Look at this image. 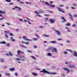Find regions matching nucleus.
Listing matches in <instances>:
<instances>
[{"instance_id": "a18cd8bd", "label": "nucleus", "mask_w": 77, "mask_h": 77, "mask_svg": "<svg viewBox=\"0 0 77 77\" xmlns=\"http://www.w3.org/2000/svg\"><path fill=\"white\" fill-rule=\"evenodd\" d=\"M64 53L65 54H67L68 53L67 52H64Z\"/></svg>"}, {"instance_id": "473e14b6", "label": "nucleus", "mask_w": 77, "mask_h": 77, "mask_svg": "<svg viewBox=\"0 0 77 77\" xmlns=\"http://www.w3.org/2000/svg\"><path fill=\"white\" fill-rule=\"evenodd\" d=\"M34 41H36V40H38L37 38H33Z\"/></svg>"}, {"instance_id": "5fc2aeb1", "label": "nucleus", "mask_w": 77, "mask_h": 77, "mask_svg": "<svg viewBox=\"0 0 77 77\" xmlns=\"http://www.w3.org/2000/svg\"><path fill=\"white\" fill-rule=\"evenodd\" d=\"M19 21H23V19H19Z\"/></svg>"}, {"instance_id": "338daca9", "label": "nucleus", "mask_w": 77, "mask_h": 77, "mask_svg": "<svg viewBox=\"0 0 77 77\" xmlns=\"http://www.w3.org/2000/svg\"><path fill=\"white\" fill-rule=\"evenodd\" d=\"M39 27H40V28H42L43 27V26H39Z\"/></svg>"}, {"instance_id": "de8ad7c7", "label": "nucleus", "mask_w": 77, "mask_h": 77, "mask_svg": "<svg viewBox=\"0 0 77 77\" xmlns=\"http://www.w3.org/2000/svg\"><path fill=\"white\" fill-rule=\"evenodd\" d=\"M22 42L23 44H25V43H26V42H24V41H23Z\"/></svg>"}, {"instance_id": "c756f323", "label": "nucleus", "mask_w": 77, "mask_h": 77, "mask_svg": "<svg viewBox=\"0 0 77 77\" xmlns=\"http://www.w3.org/2000/svg\"><path fill=\"white\" fill-rule=\"evenodd\" d=\"M11 41H13V42H15V39H11Z\"/></svg>"}, {"instance_id": "5701e85b", "label": "nucleus", "mask_w": 77, "mask_h": 77, "mask_svg": "<svg viewBox=\"0 0 77 77\" xmlns=\"http://www.w3.org/2000/svg\"><path fill=\"white\" fill-rule=\"evenodd\" d=\"M5 74L7 76V75H10V74L9 73H5Z\"/></svg>"}, {"instance_id": "72a5a7b5", "label": "nucleus", "mask_w": 77, "mask_h": 77, "mask_svg": "<svg viewBox=\"0 0 77 77\" xmlns=\"http://www.w3.org/2000/svg\"><path fill=\"white\" fill-rule=\"evenodd\" d=\"M69 51L70 52V53H73V51H72V50H69Z\"/></svg>"}, {"instance_id": "13d9d810", "label": "nucleus", "mask_w": 77, "mask_h": 77, "mask_svg": "<svg viewBox=\"0 0 77 77\" xmlns=\"http://www.w3.org/2000/svg\"><path fill=\"white\" fill-rule=\"evenodd\" d=\"M35 62H35V61H33L32 62V64H34V63H35Z\"/></svg>"}, {"instance_id": "c85d7f7f", "label": "nucleus", "mask_w": 77, "mask_h": 77, "mask_svg": "<svg viewBox=\"0 0 77 77\" xmlns=\"http://www.w3.org/2000/svg\"><path fill=\"white\" fill-rule=\"evenodd\" d=\"M63 6H64V5H59V7H63Z\"/></svg>"}, {"instance_id": "774afa93", "label": "nucleus", "mask_w": 77, "mask_h": 77, "mask_svg": "<svg viewBox=\"0 0 77 77\" xmlns=\"http://www.w3.org/2000/svg\"><path fill=\"white\" fill-rule=\"evenodd\" d=\"M66 51H69V49H66Z\"/></svg>"}, {"instance_id": "20e7f679", "label": "nucleus", "mask_w": 77, "mask_h": 77, "mask_svg": "<svg viewBox=\"0 0 77 77\" xmlns=\"http://www.w3.org/2000/svg\"><path fill=\"white\" fill-rule=\"evenodd\" d=\"M23 39L25 40V41H32V39H28V38H27L25 36H23Z\"/></svg>"}, {"instance_id": "6e6552de", "label": "nucleus", "mask_w": 77, "mask_h": 77, "mask_svg": "<svg viewBox=\"0 0 77 77\" xmlns=\"http://www.w3.org/2000/svg\"><path fill=\"white\" fill-rule=\"evenodd\" d=\"M58 10H59V11H60V12H63V13H65V11H63V9H60L59 8H57Z\"/></svg>"}, {"instance_id": "f8f14e48", "label": "nucleus", "mask_w": 77, "mask_h": 77, "mask_svg": "<svg viewBox=\"0 0 77 77\" xmlns=\"http://www.w3.org/2000/svg\"><path fill=\"white\" fill-rule=\"evenodd\" d=\"M15 70V69L14 68H11L10 69V71H14V70Z\"/></svg>"}, {"instance_id": "6ab92c4d", "label": "nucleus", "mask_w": 77, "mask_h": 77, "mask_svg": "<svg viewBox=\"0 0 77 77\" xmlns=\"http://www.w3.org/2000/svg\"><path fill=\"white\" fill-rule=\"evenodd\" d=\"M0 44H6V42H5V41H3L2 42H0Z\"/></svg>"}, {"instance_id": "8fccbe9b", "label": "nucleus", "mask_w": 77, "mask_h": 77, "mask_svg": "<svg viewBox=\"0 0 77 77\" xmlns=\"http://www.w3.org/2000/svg\"><path fill=\"white\" fill-rule=\"evenodd\" d=\"M44 36H46V37H49V35H44Z\"/></svg>"}, {"instance_id": "79ce46f5", "label": "nucleus", "mask_w": 77, "mask_h": 77, "mask_svg": "<svg viewBox=\"0 0 77 77\" xmlns=\"http://www.w3.org/2000/svg\"><path fill=\"white\" fill-rule=\"evenodd\" d=\"M74 17H77V14H74Z\"/></svg>"}, {"instance_id": "39448f33", "label": "nucleus", "mask_w": 77, "mask_h": 77, "mask_svg": "<svg viewBox=\"0 0 77 77\" xmlns=\"http://www.w3.org/2000/svg\"><path fill=\"white\" fill-rule=\"evenodd\" d=\"M63 69L65 71H67V73H69V72H70V70H69V69L67 68H63Z\"/></svg>"}, {"instance_id": "ea45409f", "label": "nucleus", "mask_w": 77, "mask_h": 77, "mask_svg": "<svg viewBox=\"0 0 77 77\" xmlns=\"http://www.w3.org/2000/svg\"><path fill=\"white\" fill-rule=\"evenodd\" d=\"M44 15H45V16H50V15L47 14H44Z\"/></svg>"}, {"instance_id": "c03bdc74", "label": "nucleus", "mask_w": 77, "mask_h": 77, "mask_svg": "<svg viewBox=\"0 0 77 77\" xmlns=\"http://www.w3.org/2000/svg\"><path fill=\"white\" fill-rule=\"evenodd\" d=\"M34 48H37L38 47L36 45H34Z\"/></svg>"}, {"instance_id": "a19ab883", "label": "nucleus", "mask_w": 77, "mask_h": 77, "mask_svg": "<svg viewBox=\"0 0 77 77\" xmlns=\"http://www.w3.org/2000/svg\"><path fill=\"white\" fill-rule=\"evenodd\" d=\"M5 37L7 38H9V37H8V35H7V34H5Z\"/></svg>"}, {"instance_id": "4d7b16f0", "label": "nucleus", "mask_w": 77, "mask_h": 77, "mask_svg": "<svg viewBox=\"0 0 77 77\" xmlns=\"http://www.w3.org/2000/svg\"><path fill=\"white\" fill-rule=\"evenodd\" d=\"M22 57L23 59H25V57L24 56H22Z\"/></svg>"}, {"instance_id": "f257e3e1", "label": "nucleus", "mask_w": 77, "mask_h": 77, "mask_svg": "<svg viewBox=\"0 0 77 77\" xmlns=\"http://www.w3.org/2000/svg\"><path fill=\"white\" fill-rule=\"evenodd\" d=\"M40 72H44V73H47V74H56L57 73L56 72H53V73H50L48 71L46 70L45 69H43L42 71H40Z\"/></svg>"}, {"instance_id": "f3484780", "label": "nucleus", "mask_w": 77, "mask_h": 77, "mask_svg": "<svg viewBox=\"0 0 77 77\" xmlns=\"http://www.w3.org/2000/svg\"><path fill=\"white\" fill-rule=\"evenodd\" d=\"M32 74L33 75H35V76H37V75H38V74L34 72L32 73Z\"/></svg>"}, {"instance_id": "3c124183", "label": "nucleus", "mask_w": 77, "mask_h": 77, "mask_svg": "<svg viewBox=\"0 0 77 77\" xmlns=\"http://www.w3.org/2000/svg\"><path fill=\"white\" fill-rule=\"evenodd\" d=\"M5 33H9V32L8 31H5Z\"/></svg>"}, {"instance_id": "2f4dec72", "label": "nucleus", "mask_w": 77, "mask_h": 77, "mask_svg": "<svg viewBox=\"0 0 77 77\" xmlns=\"http://www.w3.org/2000/svg\"><path fill=\"white\" fill-rule=\"evenodd\" d=\"M6 45V46L7 47H9V46H10V44L8 43V44H7Z\"/></svg>"}, {"instance_id": "bf43d9fd", "label": "nucleus", "mask_w": 77, "mask_h": 77, "mask_svg": "<svg viewBox=\"0 0 77 77\" xmlns=\"http://www.w3.org/2000/svg\"><path fill=\"white\" fill-rule=\"evenodd\" d=\"M6 24H8V26H10L11 25L9 23H7Z\"/></svg>"}, {"instance_id": "bb28decb", "label": "nucleus", "mask_w": 77, "mask_h": 77, "mask_svg": "<svg viewBox=\"0 0 77 77\" xmlns=\"http://www.w3.org/2000/svg\"><path fill=\"white\" fill-rule=\"evenodd\" d=\"M27 51L28 53H32L33 52L32 51L29 50H28Z\"/></svg>"}, {"instance_id": "0e129e2a", "label": "nucleus", "mask_w": 77, "mask_h": 77, "mask_svg": "<svg viewBox=\"0 0 77 77\" xmlns=\"http://www.w3.org/2000/svg\"><path fill=\"white\" fill-rule=\"evenodd\" d=\"M2 13H3V14H5V11H2Z\"/></svg>"}, {"instance_id": "1a4fd4ad", "label": "nucleus", "mask_w": 77, "mask_h": 77, "mask_svg": "<svg viewBox=\"0 0 77 77\" xmlns=\"http://www.w3.org/2000/svg\"><path fill=\"white\" fill-rule=\"evenodd\" d=\"M14 8H13V10H15V8H17V9H19V10H21V8L19 7H18L17 6H16L14 7Z\"/></svg>"}, {"instance_id": "ddd939ff", "label": "nucleus", "mask_w": 77, "mask_h": 77, "mask_svg": "<svg viewBox=\"0 0 77 77\" xmlns=\"http://www.w3.org/2000/svg\"><path fill=\"white\" fill-rule=\"evenodd\" d=\"M74 56H75V57H77V53L75 51H74Z\"/></svg>"}, {"instance_id": "e433bc0d", "label": "nucleus", "mask_w": 77, "mask_h": 77, "mask_svg": "<svg viewBox=\"0 0 77 77\" xmlns=\"http://www.w3.org/2000/svg\"><path fill=\"white\" fill-rule=\"evenodd\" d=\"M10 36H13L14 35H13V34H12V33H10Z\"/></svg>"}, {"instance_id": "7ed1b4c3", "label": "nucleus", "mask_w": 77, "mask_h": 77, "mask_svg": "<svg viewBox=\"0 0 77 77\" xmlns=\"http://www.w3.org/2000/svg\"><path fill=\"white\" fill-rule=\"evenodd\" d=\"M45 4H46V5H47L48 6H50V7H51V8H53V7L54 8H55V6H54L53 5H51V4H50V5L48 2H45Z\"/></svg>"}, {"instance_id": "58836bf2", "label": "nucleus", "mask_w": 77, "mask_h": 77, "mask_svg": "<svg viewBox=\"0 0 77 77\" xmlns=\"http://www.w3.org/2000/svg\"><path fill=\"white\" fill-rule=\"evenodd\" d=\"M69 16H70V18H72V15H71V14H69Z\"/></svg>"}, {"instance_id": "09e8293b", "label": "nucleus", "mask_w": 77, "mask_h": 77, "mask_svg": "<svg viewBox=\"0 0 77 77\" xmlns=\"http://www.w3.org/2000/svg\"><path fill=\"white\" fill-rule=\"evenodd\" d=\"M20 4H24V2H20Z\"/></svg>"}, {"instance_id": "412c9836", "label": "nucleus", "mask_w": 77, "mask_h": 77, "mask_svg": "<svg viewBox=\"0 0 77 77\" xmlns=\"http://www.w3.org/2000/svg\"><path fill=\"white\" fill-rule=\"evenodd\" d=\"M9 55L10 56H12V53H11V51H9Z\"/></svg>"}, {"instance_id": "9d476101", "label": "nucleus", "mask_w": 77, "mask_h": 77, "mask_svg": "<svg viewBox=\"0 0 77 77\" xmlns=\"http://www.w3.org/2000/svg\"><path fill=\"white\" fill-rule=\"evenodd\" d=\"M49 21L51 23H54V20L52 19H50L49 20Z\"/></svg>"}, {"instance_id": "cd10ccee", "label": "nucleus", "mask_w": 77, "mask_h": 77, "mask_svg": "<svg viewBox=\"0 0 77 77\" xmlns=\"http://www.w3.org/2000/svg\"><path fill=\"white\" fill-rule=\"evenodd\" d=\"M6 2H9V3L11 2V1L10 0H6Z\"/></svg>"}, {"instance_id": "423d86ee", "label": "nucleus", "mask_w": 77, "mask_h": 77, "mask_svg": "<svg viewBox=\"0 0 77 77\" xmlns=\"http://www.w3.org/2000/svg\"><path fill=\"white\" fill-rule=\"evenodd\" d=\"M35 14L37 15H39V14H42V13H44V12L42 11H39V12L38 13L37 11H36L35 12Z\"/></svg>"}, {"instance_id": "69168bd1", "label": "nucleus", "mask_w": 77, "mask_h": 77, "mask_svg": "<svg viewBox=\"0 0 77 77\" xmlns=\"http://www.w3.org/2000/svg\"><path fill=\"white\" fill-rule=\"evenodd\" d=\"M13 38H14L13 37H11V39H13Z\"/></svg>"}, {"instance_id": "0eeeda50", "label": "nucleus", "mask_w": 77, "mask_h": 77, "mask_svg": "<svg viewBox=\"0 0 77 77\" xmlns=\"http://www.w3.org/2000/svg\"><path fill=\"white\" fill-rule=\"evenodd\" d=\"M54 31L57 33L58 35H61L60 32L58 30H56L54 29Z\"/></svg>"}, {"instance_id": "9b49d317", "label": "nucleus", "mask_w": 77, "mask_h": 77, "mask_svg": "<svg viewBox=\"0 0 77 77\" xmlns=\"http://www.w3.org/2000/svg\"><path fill=\"white\" fill-rule=\"evenodd\" d=\"M68 67H69V68H73L75 67V66L74 65L69 66H68Z\"/></svg>"}, {"instance_id": "b1692460", "label": "nucleus", "mask_w": 77, "mask_h": 77, "mask_svg": "<svg viewBox=\"0 0 77 77\" xmlns=\"http://www.w3.org/2000/svg\"><path fill=\"white\" fill-rule=\"evenodd\" d=\"M5 62V61H4V60H3V58H2L1 60V62L3 63Z\"/></svg>"}, {"instance_id": "e2e57ef3", "label": "nucleus", "mask_w": 77, "mask_h": 77, "mask_svg": "<svg viewBox=\"0 0 77 77\" xmlns=\"http://www.w3.org/2000/svg\"><path fill=\"white\" fill-rule=\"evenodd\" d=\"M22 61H25V60H25L24 59H22Z\"/></svg>"}, {"instance_id": "37998d69", "label": "nucleus", "mask_w": 77, "mask_h": 77, "mask_svg": "<svg viewBox=\"0 0 77 77\" xmlns=\"http://www.w3.org/2000/svg\"><path fill=\"white\" fill-rule=\"evenodd\" d=\"M4 19V18L3 17H2V18H0V20H3Z\"/></svg>"}, {"instance_id": "f03ea898", "label": "nucleus", "mask_w": 77, "mask_h": 77, "mask_svg": "<svg viewBox=\"0 0 77 77\" xmlns=\"http://www.w3.org/2000/svg\"><path fill=\"white\" fill-rule=\"evenodd\" d=\"M48 50H51L52 53H57V49L53 47H51L49 48H48Z\"/></svg>"}, {"instance_id": "7c9ffc66", "label": "nucleus", "mask_w": 77, "mask_h": 77, "mask_svg": "<svg viewBox=\"0 0 77 77\" xmlns=\"http://www.w3.org/2000/svg\"><path fill=\"white\" fill-rule=\"evenodd\" d=\"M21 51H20V50L18 51H17V53H18V54H20V53H21Z\"/></svg>"}, {"instance_id": "49530a36", "label": "nucleus", "mask_w": 77, "mask_h": 77, "mask_svg": "<svg viewBox=\"0 0 77 77\" xmlns=\"http://www.w3.org/2000/svg\"><path fill=\"white\" fill-rule=\"evenodd\" d=\"M24 22H25V23H27V20H24Z\"/></svg>"}, {"instance_id": "864d4df0", "label": "nucleus", "mask_w": 77, "mask_h": 77, "mask_svg": "<svg viewBox=\"0 0 77 77\" xmlns=\"http://www.w3.org/2000/svg\"><path fill=\"white\" fill-rule=\"evenodd\" d=\"M36 69H37V70H38L39 71H40V70H41V69H40V68H36Z\"/></svg>"}, {"instance_id": "f704fd0d", "label": "nucleus", "mask_w": 77, "mask_h": 77, "mask_svg": "<svg viewBox=\"0 0 77 77\" xmlns=\"http://www.w3.org/2000/svg\"><path fill=\"white\" fill-rule=\"evenodd\" d=\"M29 44V42H25V44H26V45H27L28 44Z\"/></svg>"}, {"instance_id": "4468645a", "label": "nucleus", "mask_w": 77, "mask_h": 77, "mask_svg": "<svg viewBox=\"0 0 77 77\" xmlns=\"http://www.w3.org/2000/svg\"><path fill=\"white\" fill-rule=\"evenodd\" d=\"M20 46L21 47H22L23 48H27V47L26 46H24L23 45H20Z\"/></svg>"}, {"instance_id": "052dcab7", "label": "nucleus", "mask_w": 77, "mask_h": 77, "mask_svg": "<svg viewBox=\"0 0 77 77\" xmlns=\"http://www.w3.org/2000/svg\"><path fill=\"white\" fill-rule=\"evenodd\" d=\"M15 75H16V76H17V75H18V74H17V73H15Z\"/></svg>"}, {"instance_id": "2eb2a0df", "label": "nucleus", "mask_w": 77, "mask_h": 77, "mask_svg": "<svg viewBox=\"0 0 77 77\" xmlns=\"http://www.w3.org/2000/svg\"><path fill=\"white\" fill-rule=\"evenodd\" d=\"M15 60H16V61H18V60H21V59L19 58H15L14 59Z\"/></svg>"}, {"instance_id": "c9c22d12", "label": "nucleus", "mask_w": 77, "mask_h": 77, "mask_svg": "<svg viewBox=\"0 0 77 77\" xmlns=\"http://www.w3.org/2000/svg\"><path fill=\"white\" fill-rule=\"evenodd\" d=\"M62 38H58V41H62Z\"/></svg>"}, {"instance_id": "603ef678", "label": "nucleus", "mask_w": 77, "mask_h": 77, "mask_svg": "<svg viewBox=\"0 0 77 77\" xmlns=\"http://www.w3.org/2000/svg\"><path fill=\"white\" fill-rule=\"evenodd\" d=\"M66 42H67V43H69V42L70 41H69V40H67V41H66Z\"/></svg>"}, {"instance_id": "4c0bfd02", "label": "nucleus", "mask_w": 77, "mask_h": 77, "mask_svg": "<svg viewBox=\"0 0 77 77\" xmlns=\"http://www.w3.org/2000/svg\"><path fill=\"white\" fill-rule=\"evenodd\" d=\"M75 26H76V25L75 24H73L72 25V27H75Z\"/></svg>"}, {"instance_id": "a878e982", "label": "nucleus", "mask_w": 77, "mask_h": 77, "mask_svg": "<svg viewBox=\"0 0 77 77\" xmlns=\"http://www.w3.org/2000/svg\"><path fill=\"white\" fill-rule=\"evenodd\" d=\"M62 20H64L65 21H66V20L63 17H62Z\"/></svg>"}, {"instance_id": "dca6fc26", "label": "nucleus", "mask_w": 77, "mask_h": 77, "mask_svg": "<svg viewBox=\"0 0 77 77\" xmlns=\"http://www.w3.org/2000/svg\"><path fill=\"white\" fill-rule=\"evenodd\" d=\"M65 26H70L71 24L69 23H66V24L65 25Z\"/></svg>"}, {"instance_id": "aec40b11", "label": "nucleus", "mask_w": 77, "mask_h": 77, "mask_svg": "<svg viewBox=\"0 0 77 77\" xmlns=\"http://www.w3.org/2000/svg\"><path fill=\"white\" fill-rule=\"evenodd\" d=\"M31 57H32V59H33L34 60H36V58L35 57L33 56H31Z\"/></svg>"}, {"instance_id": "6e6d98bb", "label": "nucleus", "mask_w": 77, "mask_h": 77, "mask_svg": "<svg viewBox=\"0 0 77 77\" xmlns=\"http://www.w3.org/2000/svg\"><path fill=\"white\" fill-rule=\"evenodd\" d=\"M72 9H75V8L74 7H71Z\"/></svg>"}, {"instance_id": "a211bd4d", "label": "nucleus", "mask_w": 77, "mask_h": 77, "mask_svg": "<svg viewBox=\"0 0 77 77\" xmlns=\"http://www.w3.org/2000/svg\"><path fill=\"white\" fill-rule=\"evenodd\" d=\"M51 42L52 43V44H55V43H56L57 42L56 41H51Z\"/></svg>"}, {"instance_id": "4be33fe9", "label": "nucleus", "mask_w": 77, "mask_h": 77, "mask_svg": "<svg viewBox=\"0 0 77 77\" xmlns=\"http://www.w3.org/2000/svg\"><path fill=\"white\" fill-rule=\"evenodd\" d=\"M0 14H0V17L2 16V14H3V11H0Z\"/></svg>"}, {"instance_id": "680f3d73", "label": "nucleus", "mask_w": 77, "mask_h": 77, "mask_svg": "<svg viewBox=\"0 0 77 77\" xmlns=\"http://www.w3.org/2000/svg\"><path fill=\"white\" fill-rule=\"evenodd\" d=\"M65 64H68V62H66L65 63Z\"/></svg>"}, {"instance_id": "393cba45", "label": "nucleus", "mask_w": 77, "mask_h": 77, "mask_svg": "<svg viewBox=\"0 0 77 77\" xmlns=\"http://www.w3.org/2000/svg\"><path fill=\"white\" fill-rule=\"evenodd\" d=\"M47 56H52L51 54V53H48L47 54Z\"/></svg>"}]
</instances>
